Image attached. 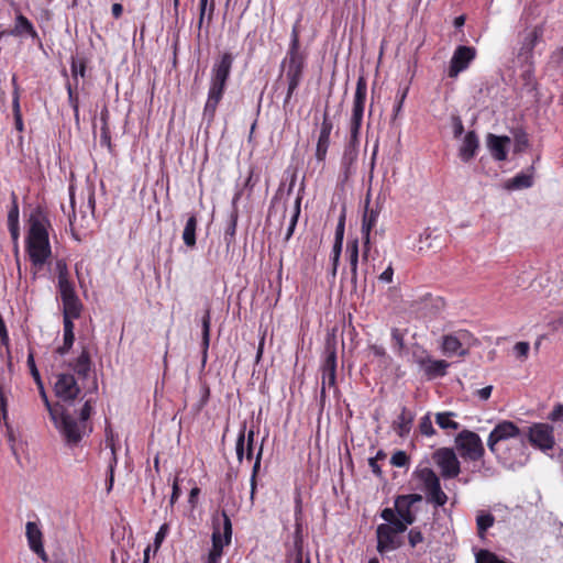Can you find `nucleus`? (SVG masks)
Wrapping results in <instances>:
<instances>
[{
	"label": "nucleus",
	"mask_w": 563,
	"mask_h": 563,
	"mask_svg": "<svg viewBox=\"0 0 563 563\" xmlns=\"http://www.w3.org/2000/svg\"><path fill=\"white\" fill-rule=\"evenodd\" d=\"M366 91V79L363 76H360L356 81L352 114L350 119V139L344 146L341 158V168L344 179H347L355 172V163L358 156V136L364 115Z\"/></svg>",
	"instance_id": "f257e3e1"
},
{
	"label": "nucleus",
	"mask_w": 563,
	"mask_h": 563,
	"mask_svg": "<svg viewBox=\"0 0 563 563\" xmlns=\"http://www.w3.org/2000/svg\"><path fill=\"white\" fill-rule=\"evenodd\" d=\"M27 223L26 251L32 265L40 269L52 255L48 238L51 222L44 209L37 206L32 209Z\"/></svg>",
	"instance_id": "f03ea898"
},
{
	"label": "nucleus",
	"mask_w": 563,
	"mask_h": 563,
	"mask_svg": "<svg viewBox=\"0 0 563 563\" xmlns=\"http://www.w3.org/2000/svg\"><path fill=\"white\" fill-rule=\"evenodd\" d=\"M234 57L231 53H223L211 68V80L207 102L203 109V118L210 124L214 120L217 107L221 101L227 81L230 77Z\"/></svg>",
	"instance_id": "7ed1b4c3"
},
{
	"label": "nucleus",
	"mask_w": 563,
	"mask_h": 563,
	"mask_svg": "<svg viewBox=\"0 0 563 563\" xmlns=\"http://www.w3.org/2000/svg\"><path fill=\"white\" fill-rule=\"evenodd\" d=\"M54 407H57V411L56 415H54V418L51 419L54 421L55 427L58 429L67 445H77L85 434L86 427L78 422L74 416L67 412L63 406L56 404Z\"/></svg>",
	"instance_id": "20e7f679"
},
{
	"label": "nucleus",
	"mask_w": 563,
	"mask_h": 563,
	"mask_svg": "<svg viewBox=\"0 0 563 563\" xmlns=\"http://www.w3.org/2000/svg\"><path fill=\"white\" fill-rule=\"evenodd\" d=\"M306 65L305 55H286L282 62V75H284L287 82V93L284 99V107H286L301 82L303 76V69Z\"/></svg>",
	"instance_id": "39448f33"
},
{
	"label": "nucleus",
	"mask_w": 563,
	"mask_h": 563,
	"mask_svg": "<svg viewBox=\"0 0 563 563\" xmlns=\"http://www.w3.org/2000/svg\"><path fill=\"white\" fill-rule=\"evenodd\" d=\"M476 340L467 330H459L450 334H444L441 338V352L445 356H461L468 355L470 347Z\"/></svg>",
	"instance_id": "423d86ee"
},
{
	"label": "nucleus",
	"mask_w": 563,
	"mask_h": 563,
	"mask_svg": "<svg viewBox=\"0 0 563 563\" xmlns=\"http://www.w3.org/2000/svg\"><path fill=\"white\" fill-rule=\"evenodd\" d=\"M221 517L223 519V537L220 532V522L219 518L213 519V532H212V549L209 552L208 559L206 563H218L219 559L222 555L223 547L231 542L232 538V523L231 520L223 510L221 512Z\"/></svg>",
	"instance_id": "0eeeda50"
},
{
	"label": "nucleus",
	"mask_w": 563,
	"mask_h": 563,
	"mask_svg": "<svg viewBox=\"0 0 563 563\" xmlns=\"http://www.w3.org/2000/svg\"><path fill=\"white\" fill-rule=\"evenodd\" d=\"M529 443L541 451L553 449L555 444L554 429L549 423L536 422L523 430V434Z\"/></svg>",
	"instance_id": "6e6552de"
},
{
	"label": "nucleus",
	"mask_w": 563,
	"mask_h": 563,
	"mask_svg": "<svg viewBox=\"0 0 563 563\" xmlns=\"http://www.w3.org/2000/svg\"><path fill=\"white\" fill-rule=\"evenodd\" d=\"M455 441L462 457L471 461H477L483 457L485 449L477 433L463 430L459 433Z\"/></svg>",
	"instance_id": "1a4fd4ad"
},
{
	"label": "nucleus",
	"mask_w": 563,
	"mask_h": 563,
	"mask_svg": "<svg viewBox=\"0 0 563 563\" xmlns=\"http://www.w3.org/2000/svg\"><path fill=\"white\" fill-rule=\"evenodd\" d=\"M433 460L441 470L444 478H455L460 472V461L453 449L441 448L433 453Z\"/></svg>",
	"instance_id": "9d476101"
},
{
	"label": "nucleus",
	"mask_w": 563,
	"mask_h": 563,
	"mask_svg": "<svg viewBox=\"0 0 563 563\" xmlns=\"http://www.w3.org/2000/svg\"><path fill=\"white\" fill-rule=\"evenodd\" d=\"M80 386L74 374L60 373L56 375L54 384L55 395L64 401H74L80 394Z\"/></svg>",
	"instance_id": "9b49d317"
},
{
	"label": "nucleus",
	"mask_w": 563,
	"mask_h": 563,
	"mask_svg": "<svg viewBox=\"0 0 563 563\" xmlns=\"http://www.w3.org/2000/svg\"><path fill=\"white\" fill-rule=\"evenodd\" d=\"M324 361L322 363V387L320 391L321 400L325 397V385L333 387L336 380V351L335 346L327 343L324 349Z\"/></svg>",
	"instance_id": "f8f14e48"
},
{
	"label": "nucleus",
	"mask_w": 563,
	"mask_h": 563,
	"mask_svg": "<svg viewBox=\"0 0 563 563\" xmlns=\"http://www.w3.org/2000/svg\"><path fill=\"white\" fill-rule=\"evenodd\" d=\"M476 57V49L472 46L460 45L453 53L449 67V77L456 78L465 70Z\"/></svg>",
	"instance_id": "ddd939ff"
},
{
	"label": "nucleus",
	"mask_w": 563,
	"mask_h": 563,
	"mask_svg": "<svg viewBox=\"0 0 563 563\" xmlns=\"http://www.w3.org/2000/svg\"><path fill=\"white\" fill-rule=\"evenodd\" d=\"M80 353L77 357L67 363V367L78 376L79 379H87L92 371L93 362L88 344L79 343Z\"/></svg>",
	"instance_id": "4468645a"
},
{
	"label": "nucleus",
	"mask_w": 563,
	"mask_h": 563,
	"mask_svg": "<svg viewBox=\"0 0 563 563\" xmlns=\"http://www.w3.org/2000/svg\"><path fill=\"white\" fill-rule=\"evenodd\" d=\"M523 431H521L514 422L508 420L501 421L494 428V430L488 435V449L492 452H495V446L499 441L521 437Z\"/></svg>",
	"instance_id": "2eb2a0df"
},
{
	"label": "nucleus",
	"mask_w": 563,
	"mask_h": 563,
	"mask_svg": "<svg viewBox=\"0 0 563 563\" xmlns=\"http://www.w3.org/2000/svg\"><path fill=\"white\" fill-rule=\"evenodd\" d=\"M422 496L419 494L399 495L395 500V510L401 519L408 523H413L416 520L415 514L411 511L412 505L420 503Z\"/></svg>",
	"instance_id": "dca6fc26"
},
{
	"label": "nucleus",
	"mask_w": 563,
	"mask_h": 563,
	"mask_svg": "<svg viewBox=\"0 0 563 563\" xmlns=\"http://www.w3.org/2000/svg\"><path fill=\"white\" fill-rule=\"evenodd\" d=\"M377 551L383 554L387 551L396 550L402 542L396 533L390 531L387 525H379L376 529Z\"/></svg>",
	"instance_id": "f3484780"
},
{
	"label": "nucleus",
	"mask_w": 563,
	"mask_h": 563,
	"mask_svg": "<svg viewBox=\"0 0 563 563\" xmlns=\"http://www.w3.org/2000/svg\"><path fill=\"white\" fill-rule=\"evenodd\" d=\"M25 530L30 549L36 553L44 562H47V554L43 547V533L38 526L33 521H27Z\"/></svg>",
	"instance_id": "a211bd4d"
},
{
	"label": "nucleus",
	"mask_w": 563,
	"mask_h": 563,
	"mask_svg": "<svg viewBox=\"0 0 563 563\" xmlns=\"http://www.w3.org/2000/svg\"><path fill=\"white\" fill-rule=\"evenodd\" d=\"M333 124L329 119L327 112L323 114V120L321 123L320 134L317 142L316 147V158L318 162H323L325 159L328 148L330 145V134L332 131Z\"/></svg>",
	"instance_id": "6ab92c4d"
},
{
	"label": "nucleus",
	"mask_w": 563,
	"mask_h": 563,
	"mask_svg": "<svg viewBox=\"0 0 563 563\" xmlns=\"http://www.w3.org/2000/svg\"><path fill=\"white\" fill-rule=\"evenodd\" d=\"M56 267L58 271V290L62 301L77 297L75 287L68 278V269L66 263L64 261H58L56 263Z\"/></svg>",
	"instance_id": "aec40b11"
},
{
	"label": "nucleus",
	"mask_w": 563,
	"mask_h": 563,
	"mask_svg": "<svg viewBox=\"0 0 563 563\" xmlns=\"http://www.w3.org/2000/svg\"><path fill=\"white\" fill-rule=\"evenodd\" d=\"M487 147L496 161L507 158V147L510 144V137L507 135H495L489 133L486 137Z\"/></svg>",
	"instance_id": "412c9836"
},
{
	"label": "nucleus",
	"mask_w": 563,
	"mask_h": 563,
	"mask_svg": "<svg viewBox=\"0 0 563 563\" xmlns=\"http://www.w3.org/2000/svg\"><path fill=\"white\" fill-rule=\"evenodd\" d=\"M417 363L424 371L428 379L444 376L449 367V363L446 361L433 360L430 356L421 357Z\"/></svg>",
	"instance_id": "4be33fe9"
},
{
	"label": "nucleus",
	"mask_w": 563,
	"mask_h": 563,
	"mask_svg": "<svg viewBox=\"0 0 563 563\" xmlns=\"http://www.w3.org/2000/svg\"><path fill=\"white\" fill-rule=\"evenodd\" d=\"M27 365L30 367V372H31V375L33 376L37 387H38V390H40V395L44 401V405L46 407V409L48 410L49 412V417L51 418H54V415H56V411H57V407H54L49 400H48V397L45 393V389H44V385H43V382L41 379V375L36 368V365H35V361H34V356H33V353H30L29 356H27Z\"/></svg>",
	"instance_id": "5701e85b"
},
{
	"label": "nucleus",
	"mask_w": 563,
	"mask_h": 563,
	"mask_svg": "<svg viewBox=\"0 0 563 563\" xmlns=\"http://www.w3.org/2000/svg\"><path fill=\"white\" fill-rule=\"evenodd\" d=\"M479 147L478 136L475 131H468L463 140V143L459 150L461 159L465 163L470 162L475 155Z\"/></svg>",
	"instance_id": "b1692460"
},
{
	"label": "nucleus",
	"mask_w": 563,
	"mask_h": 563,
	"mask_svg": "<svg viewBox=\"0 0 563 563\" xmlns=\"http://www.w3.org/2000/svg\"><path fill=\"white\" fill-rule=\"evenodd\" d=\"M412 421L413 413L409 411L406 407H402L400 415L394 422V429L396 430L399 437H406L409 434Z\"/></svg>",
	"instance_id": "393cba45"
},
{
	"label": "nucleus",
	"mask_w": 563,
	"mask_h": 563,
	"mask_svg": "<svg viewBox=\"0 0 563 563\" xmlns=\"http://www.w3.org/2000/svg\"><path fill=\"white\" fill-rule=\"evenodd\" d=\"M540 36L541 31L538 27H534L533 30L529 31L523 37L519 56H523L526 59H528Z\"/></svg>",
	"instance_id": "a878e982"
},
{
	"label": "nucleus",
	"mask_w": 563,
	"mask_h": 563,
	"mask_svg": "<svg viewBox=\"0 0 563 563\" xmlns=\"http://www.w3.org/2000/svg\"><path fill=\"white\" fill-rule=\"evenodd\" d=\"M12 33L14 35L27 34V35H30L33 38L37 37V32L34 29L33 24L23 14H18L16 15V18H15V26H14V30H13Z\"/></svg>",
	"instance_id": "bb28decb"
},
{
	"label": "nucleus",
	"mask_w": 563,
	"mask_h": 563,
	"mask_svg": "<svg viewBox=\"0 0 563 563\" xmlns=\"http://www.w3.org/2000/svg\"><path fill=\"white\" fill-rule=\"evenodd\" d=\"M201 327H202V361L206 362L209 343H210V327H211V316H210V309H207L205 311V314L201 320Z\"/></svg>",
	"instance_id": "cd10ccee"
},
{
	"label": "nucleus",
	"mask_w": 563,
	"mask_h": 563,
	"mask_svg": "<svg viewBox=\"0 0 563 563\" xmlns=\"http://www.w3.org/2000/svg\"><path fill=\"white\" fill-rule=\"evenodd\" d=\"M196 230H197V218L195 214H191L184 228L183 231V240L185 245L189 247H194L196 245Z\"/></svg>",
	"instance_id": "c85d7f7f"
},
{
	"label": "nucleus",
	"mask_w": 563,
	"mask_h": 563,
	"mask_svg": "<svg viewBox=\"0 0 563 563\" xmlns=\"http://www.w3.org/2000/svg\"><path fill=\"white\" fill-rule=\"evenodd\" d=\"M532 184V175L520 173L507 181L506 188L508 190L523 189L531 187Z\"/></svg>",
	"instance_id": "c756f323"
},
{
	"label": "nucleus",
	"mask_w": 563,
	"mask_h": 563,
	"mask_svg": "<svg viewBox=\"0 0 563 563\" xmlns=\"http://www.w3.org/2000/svg\"><path fill=\"white\" fill-rule=\"evenodd\" d=\"M415 474L423 483L427 490L440 483L437 474L429 467L417 470Z\"/></svg>",
	"instance_id": "7c9ffc66"
},
{
	"label": "nucleus",
	"mask_w": 563,
	"mask_h": 563,
	"mask_svg": "<svg viewBox=\"0 0 563 563\" xmlns=\"http://www.w3.org/2000/svg\"><path fill=\"white\" fill-rule=\"evenodd\" d=\"M452 417H455V413L452 411L438 412L435 415V423L443 430H457L460 424L452 420Z\"/></svg>",
	"instance_id": "2f4dec72"
},
{
	"label": "nucleus",
	"mask_w": 563,
	"mask_h": 563,
	"mask_svg": "<svg viewBox=\"0 0 563 563\" xmlns=\"http://www.w3.org/2000/svg\"><path fill=\"white\" fill-rule=\"evenodd\" d=\"M378 214V210L366 207L362 221V235H371V230L375 227Z\"/></svg>",
	"instance_id": "473e14b6"
},
{
	"label": "nucleus",
	"mask_w": 563,
	"mask_h": 563,
	"mask_svg": "<svg viewBox=\"0 0 563 563\" xmlns=\"http://www.w3.org/2000/svg\"><path fill=\"white\" fill-rule=\"evenodd\" d=\"M82 311V303L79 297L63 301V316L79 318Z\"/></svg>",
	"instance_id": "72a5a7b5"
},
{
	"label": "nucleus",
	"mask_w": 563,
	"mask_h": 563,
	"mask_svg": "<svg viewBox=\"0 0 563 563\" xmlns=\"http://www.w3.org/2000/svg\"><path fill=\"white\" fill-rule=\"evenodd\" d=\"M108 118H109V111L107 108H103L100 113V120L102 122L100 142L102 145H107L108 147H110L111 146V135H110V129L108 125Z\"/></svg>",
	"instance_id": "f704fd0d"
},
{
	"label": "nucleus",
	"mask_w": 563,
	"mask_h": 563,
	"mask_svg": "<svg viewBox=\"0 0 563 563\" xmlns=\"http://www.w3.org/2000/svg\"><path fill=\"white\" fill-rule=\"evenodd\" d=\"M428 492V495H429V500L433 504H435L437 506H444L448 501V496L442 490L441 488V484H437L435 486H433L432 488H430Z\"/></svg>",
	"instance_id": "c9c22d12"
},
{
	"label": "nucleus",
	"mask_w": 563,
	"mask_h": 563,
	"mask_svg": "<svg viewBox=\"0 0 563 563\" xmlns=\"http://www.w3.org/2000/svg\"><path fill=\"white\" fill-rule=\"evenodd\" d=\"M236 224H238V211L233 210L230 214V220H229V223L224 231V236H223L227 245H230L234 241Z\"/></svg>",
	"instance_id": "e433bc0d"
},
{
	"label": "nucleus",
	"mask_w": 563,
	"mask_h": 563,
	"mask_svg": "<svg viewBox=\"0 0 563 563\" xmlns=\"http://www.w3.org/2000/svg\"><path fill=\"white\" fill-rule=\"evenodd\" d=\"M514 152L521 153L529 146L528 134L523 130H517L514 133Z\"/></svg>",
	"instance_id": "4c0bfd02"
},
{
	"label": "nucleus",
	"mask_w": 563,
	"mask_h": 563,
	"mask_svg": "<svg viewBox=\"0 0 563 563\" xmlns=\"http://www.w3.org/2000/svg\"><path fill=\"white\" fill-rule=\"evenodd\" d=\"M300 202H301V198L298 197L296 199L295 208H294V213L291 216V219H290V222H289L286 235H285V241L286 242L290 240V238L292 236V234L295 232V228L297 225L298 218L300 216Z\"/></svg>",
	"instance_id": "58836bf2"
},
{
	"label": "nucleus",
	"mask_w": 563,
	"mask_h": 563,
	"mask_svg": "<svg viewBox=\"0 0 563 563\" xmlns=\"http://www.w3.org/2000/svg\"><path fill=\"white\" fill-rule=\"evenodd\" d=\"M199 11H200V14H199V21H198V29L200 30L202 27L206 15L208 18V21L209 22L211 21L213 11H214V3L211 2L210 4H208V1L206 3H203L202 0H200Z\"/></svg>",
	"instance_id": "ea45409f"
},
{
	"label": "nucleus",
	"mask_w": 563,
	"mask_h": 563,
	"mask_svg": "<svg viewBox=\"0 0 563 563\" xmlns=\"http://www.w3.org/2000/svg\"><path fill=\"white\" fill-rule=\"evenodd\" d=\"M262 454H263V445H261L258 449V452H257L256 459H255V463H254L253 470H252V476H251V498L252 499H253L255 490H256V477H257V473L261 467Z\"/></svg>",
	"instance_id": "a19ab883"
},
{
	"label": "nucleus",
	"mask_w": 563,
	"mask_h": 563,
	"mask_svg": "<svg viewBox=\"0 0 563 563\" xmlns=\"http://www.w3.org/2000/svg\"><path fill=\"white\" fill-rule=\"evenodd\" d=\"M346 253L349 255V263L351 268H357L358 264V243L357 240L349 242L346 245Z\"/></svg>",
	"instance_id": "79ce46f5"
},
{
	"label": "nucleus",
	"mask_w": 563,
	"mask_h": 563,
	"mask_svg": "<svg viewBox=\"0 0 563 563\" xmlns=\"http://www.w3.org/2000/svg\"><path fill=\"white\" fill-rule=\"evenodd\" d=\"M476 563H507L488 550H481L476 554Z\"/></svg>",
	"instance_id": "37998d69"
},
{
	"label": "nucleus",
	"mask_w": 563,
	"mask_h": 563,
	"mask_svg": "<svg viewBox=\"0 0 563 563\" xmlns=\"http://www.w3.org/2000/svg\"><path fill=\"white\" fill-rule=\"evenodd\" d=\"M495 518L490 514H482L477 516L476 523L478 533L482 536L488 528L494 525Z\"/></svg>",
	"instance_id": "c03bdc74"
},
{
	"label": "nucleus",
	"mask_w": 563,
	"mask_h": 563,
	"mask_svg": "<svg viewBox=\"0 0 563 563\" xmlns=\"http://www.w3.org/2000/svg\"><path fill=\"white\" fill-rule=\"evenodd\" d=\"M75 342V333L74 332H67L63 334V344L56 349V353L59 355L67 354Z\"/></svg>",
	"instance_id": "a18cd8bd"
},
{
	"label": "nucleus",
	"mask_w": 563,
	"mask_h": 563,
	"mask_svg": "<svg viewBox=\"0 0 563 563\" xmlns=\"http://www.w3.org/2000/svg\"><path fill=\"white\" fill-rule=\"evenodd\" d=\"M287 55H303V54L300 52L299 31H298L297 25H295V26L292 27V31H291V41H290V45H289V48H288Z\"/></svg>",
	"instance_id": "49530a36"
},
{
	"label": "nucleus",
	"mask_w": 563,
	"mask_h": 563,
	"mask_svg": "<svg viewBox=\"0 0 563 563\" xmlns=\"http://www.w3.org/2000/svg\"><path fill=\"white\" fill-rule=\"evenodd\" d=\"M419 430L423 435L431 437L435 434V429L432 426L430 413L424 415L419 422Z\"/></svg>",
	"instance_id": "de8ad7c7"
},
{
	"label": "nucleus",
	"mask_w": 563,
	"mask_h": 563,
	"mask_svg": "<svg viewBox=\"0 0 563 563\" xmlns=\"http://www.w3.org/2000/svg\"><path fill=\"white\" fill-rule=\"evenodd\" d=\"M235 452L239 462H242L245 454V426H243L242 430L239 433L235 445Z\"/></svg>",
	"instance_id": "09e8293b"
},
{
	"label": "nucleus",
	"mask_w": 563,
	"mask_h": 563,
	"mask_svg": "<svg viewBox=\"0 0 563 563\" xmlns=\"http://www.w3.org/2000/svg\"><path fill=\"white\" fill-rule=\"evenodd\" d=\"M390 463L397 467H404L409 463V456L405 451H397L393 454Z\"/></svg>",
	"instance_id": "8fccbe9b"
},
{
	"label": "nucleus",
	"mask_w": 563,
	"mask_h": 563,
	"mask_svg": "<svg viewBox=\"0 0 563 563\" xmlns=\"http://www.w3.org/2000/svg\"><path fill=\"white\" fill-rule=\"evenodd\" d=\"M19 223V206L16 196L12 194V206L8 212V224Z\"/></svg>",
	"instance_id": "3c124183"
},
{
	"label": "nucleus",
	"mask_w": 563,
	"mask_h": 563,
	"mask_svg": "<svg viewBox=\"0 0 563 563\" xmlns=\"http://www.w3.org/2000/svg\"><path fill=\"white\" fill-rule=\"evenodd\" d=\"M410 523L406 522L400 517H396L388 526L390 528V531H393L396 534L402 533L407 530V527Z\"/></svg>",
	"instance_id": "603ef678"
},
{
	"label": "nucleus",
	"mask_w": 563,
	"mask_h": 563,
	"mask_svg": "<svg viewBox=\"0 0 563 563\" xmlns=\"http://www.w3.org/2000/svg\"><path fill=\"white\" fill-rule=\"evenodd\" d=\"M424 537L418 528L410 529L408 533V541L410 547L416 548L418 544L422 543Z\"/></svg>",
	"instance_id": "864d4df0"
},
{
	"label": "nucleus",
	"mask_w": 563,
	"mask_h": 563,
	"mask_svg": "<svg viewBox=\"0 0 563 563\" xmlns=\"http://www.w3.org/2000/svg\"><path fill=\"white\" fill-rule=\"evenodd\" d=\"M168 532V525L164 523L161 526L159 530L156 532L154 538V552H157L161 548V544L163 543L164 539L166 538V534Z\"/></svg>",
	"instance_id": "5fc2aeb1"
},
{
	"label": "nucleus",
	"mask_w": 563,
	"mask_h": 563,
	"mask_svg": "<svg viewBox=\"0 0 563 563\" xmlns=\"http://www.w3.org/2000/svg\"><path fill=\"white\" fill-rule=\"evenodd\" d=\"M91 412H92L91 401L87 400L80 410V417H79V419H77L78 422H80L82 426L86 427L87 420L89 419Z\"/></svg>",
	"instance_id": "6e6d98bb"
},
{
	"label": "nucleus",
	"mask_w": 563,
	"mask_h": 563,
	"mask_svg": "<svg viewBox=\"0 0 563 563\" xmlns=\"http://www.w3.org/2000/svg\"><path fill=\"white\" fill-rule=\"evenodd\" d=\"M68 102L74 110V119L77 125H79V99L76 93H70Z\"/></svg>",
	"instance_id": "4d7b16f0"
},
{
	"label": "nucleus",
	"mask_w": 563,
	"mask_h": 563,
	"mask_svg": "<svg viewBox=\"0 0 563 563\" xmlns=\"http://www.w3.org/2000/svg\"><path fill=\"white\" fill-rule=\"evenodd\" d=\"M8 229L11 234L12 242L14 244V250H15V252H18L19 238H20V225H19V223L8 224Z\"/></svg>",
	"instance_id": "13d9d810"
},
{
	"label": "nucleus",
	"mask_w": 563,
	"mask_h": 563,
	"mask_svg": "<svg viewBox=\"0 0 563 563\" xmlns=\"http://www.w3.org/2000/svg\"><path fill=\"white\" fill-rule=\"evenodd\" d=\"M453 135L455 139L460 137L464 132V125L459 115L452 117Z\"/></svg>",
	"instance_id": "bf43d9fd"
},
{
	"label": "nucleus",
	"mask_w": 563,
	"mask_h": 563,
	"mask_svg": "<svg viewBox=\"0 0 563 563\" xmlns=\"http://www.w3.org/2000/svg\"><path fill=\"white\" fill-rule=\"evenodd\" d=\"M85 71H86V65H85V63H84V62L77 63V62L73 58V62H71V74H73V76L75 77V79L77 80V77H78V76L84 77V76H85Z\"/></svg>",
	"instance_id": "052dcab7"
},
{
	"label": "nucleus",
	"mask_w": 563,
	"mask_h": 563,
	"mask_svg": "<svg viewBox=\"0 0 563 563\" xmlns=\"http://www.w3.org/2000/svg\"><path fill=\"white\" fill-rule=\"evenodd\" d=\"M514 350L518 357L525 358L528 356L530 345L528 342H518V343H516Z\"/></svg>",
	"instance_id": "680f3d73"
},
{
	"label": "nucleus",
	"mask_w": 563,
	"mask_h": 563,
	"mask_svg": "<svg viewBox=\"0 0 563 563\" xmlns=\"http://www.w3.org/2000/svg\"><path fill=\"white\" fill-rule=\"evenodd\" d=\"M0 343L4 346L9 345V334L2 316L0 314Z\"/></svg>",
	"instance_id": "e2e57ef3"
},
{
	"label": "nucleus",
	"mask_w": 563,
	"mask_h": 563,
	"mask_svg": "<svg viewBox=\"0 0 563 563\" xmlns=\"http://www.w3.org/2000/svg\"><path fill=\"white\" fill-rule=\"evenodd\" d=\"M407 91H408V88H406L402 92H398L397 95V104L394 107V119L399 114V112L401 111V108H402V104H404V101L407 97Z\"/></svg>",
	"instance_id": "0e129e2a"
},
{
	"label": "nucleus",
	"mask_w": 563,
	"mask_h": 563,
	"mask_svg": "<svg viewBox=\"0 0 563 563\" xmlns=\"http://www.w3.org/2000/svg\"><path fill=\"white\" fill-rule=\"evenodd\" d=\"M391 340L397 345L398 350H401L404 347V335L399 331V329L394 328L391 330Z\"/></svg>",
	"instance_id": "69168bd1"
},
{
	"label": "nucleus",
	"mask_w": 563,
	"mask_h": 563,
	"mask_svg": "<svg viewBox=\"0 0 563 563\" xmlns=\"http://www.w3.org/2000/svg\"><path fill=\"white\" fill-rule=\"evenodd\" d=\"M394 276V268L391 264L388 265V267L379 275L378 279L383 283H391Z\"/></svg>",
	"instance_id": "338daca9"
},
{
	"label": "nucleus",
	"mask_w": 563,
	"mask_h": 563,
	"mask_svg": "<svg viewBox=\"0 0 563 563\" xmlns=\"http://www.w3.org/2000/svg\"><path fill=\"white\" fill-rule=\"evenodd\" d=\"M562 417H563V405L555 406L549 415V419L552 421H558Z\"/></svg>",
	"instance_id": "774afa93"
}]
</instances>
